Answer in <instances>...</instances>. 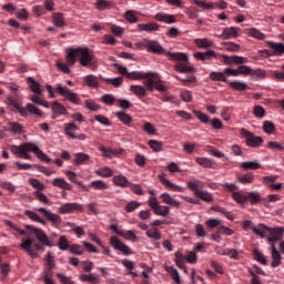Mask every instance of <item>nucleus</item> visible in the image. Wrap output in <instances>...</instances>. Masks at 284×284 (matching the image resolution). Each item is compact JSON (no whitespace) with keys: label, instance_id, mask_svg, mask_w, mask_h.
I'll use <instances>...</instances> for the list:
<instances>
[{"label":"nucleus","instance_id":"1","mask_svg":"<svg viewBox=\"0 0 284 284\" xmlns=\"http://www.w3.org/2000/svg\"><path fill=\"white\" fill-rule=\"evenodd\" d=\"M9 150L13 156H18V159L30 161L32 156L28 152H33L40 161H44V163H52V159L48 158V155L32 142H26L20 145L12 144L9 146Z\"/></svg>","mask_w":284,"mask_h":284},{"label":"nucleus","instance_id":"2","mask_svg":"<svg viewBox=\"0 0 284 284\" xmlns=\"http://www.w3.org/2000/svg\"><path fill=\"white\" fill-rule=\"evenodd\" d=\"M77 58L79 59L80 65H83V68H94V65H97V58L90 53V49L88 48L68 50L65 57L68 65H74V63H77Z\"/></svg>","mask_w":284,"mask_h":284},{"label":"nucleus","instance_id":"3","mask_svg":"<svg viewBox=\"0 0 284 284\" xmlns=\"http://www.w3.org/2000/svg\"><path fill=\"white\" fill-rule=\"evenodd\" d=\"M252 232L260 236L261 239H265V234H270L267 237L268 243H276V241H281L283 239V227H270L265 224H258L257 226H251Z\"/></svg>","mask_w":284,"mask_h":284},{"label":"nucleus","instance_id":"4","mask_svg":"<svg viewBox=\"0 0 284 284\" xmlns=\"http://www.w3.org/2000/svg\"><path fill=\"white\" fill-rule=\"evenodd\" d=\"M144 48H146L148 52H152L153 54H164L165 57H169L170 59L174 60H185V53L183 52H176L172 53L170 51H165V49L159 43V41L154 40H144Z\"/></svg>","mask_w":284,"mask_h":284},{"label":"nucleus","instance_id":"5","mask_svg":"<svg viewBox=\"0 0 284 284\" xmlns=\"http://www.w3.org/2000/svg\"><path fill=\"white\" fill-rule=\"evenodd\" d=\"M21 250H24L31 258H39V253L37 252H44L45 246L41 244V242H34V239L28 237L22 240L20 244Z\"/></svg>","mask_w":284,"mask_h":284},{"label":"nucleus","instance_id":"6","mask_svg":"<svg viewBox=\"0 0 284 284\" xmlns=\"http://www.w3.org/2000/svg\"><path fill=\"white\" fill-rule=\"evenodd\" d=\"M240 134L242 139H245L248 148H261L263 145V138L255 135L247 129H241Z\"/></svg>","mask_w":284,"mask_h":284},{"label":"nucleus","instance_id":"7","mask_svg":"<svg viewBox=\"0 0 284 284\" xmlns=\"http://www.w3.org/2000/svg\"><path fill=\"white\" fill-rule=\"evenodd\" d=\"M144 85L150 92H154V90L165 92V90H168L165 85L161 83V78H159L156 73H151V77L144 82Z\"/></svg>","mask_w":284,"mask_h":284},{"label":"nucleus","instance_id":"8","mask_svg":"<svg viewBox=\"0 0 284 284\" xmlns=\"http://www.w3.org/2000/svg\"><path fill=\"white\" fill-rule=\"evenodd\" d=\"M55 90L60 93V97H65L68 101L79 105L81 103V99H79V94L69 90L68 87H63L61 84H57Z\"/></svg>","mask_w":284,"mask_h":284},{"label":"nucleus","instance_id":"9","mask_svg":"<svg viewBox=\"0 0 284 284\" xmlns=\"http://www.w3.org/2000/svg\"><path fill=\"white\" fill-rule=\"evenodd\" d=\"M26 230H28V232H33L40 244L44 245L45 247H52V243H50V239H48V235L43 230L37 229L32 225H26Z\"/></svg>","mask_w":284,"mask_h":284},{"label":"nucleus","instance_id":"10","mask_svg":"<svg viewBox=\"0 0 284 284\" xmlns=\"http://www.w3.org/2000/svg\"><path fill=\"white\" fill-rule=\"evenodd\" d=\"M192 3H195V6H199V8H203V10H213L214 6L216 8H220V10H225L227 8V2L225 0H221L220 2L209 3L205 0H192Z\"/></svg>","mask_w":284,"mask_h":284},{"label":"nucleus","instance_id":"11","mask_svg":"<svg viewBox=\"0 0 284 284\" xmlns=\"http://www.w3.org/2000/svg\"><path fill=\"white\" fill-rule=\"evenodd\" d=\"M110 243L113 246V248H115L118 252H121L124 256H130V254H132V248H130V246L123 244V242H121V240H119V237L112 236L110 239Z\"/></svg>","mask_w":284,"mask_h":284},{"label":"nucleus","instance_id":"12","mask_svg":"<svg viewBox=\"0 0 284 284\" xmlns=\"http://www.w3.org/2000/svg\"><path fill=\"white\" fill-rule=\"evenodd\" d=\"M58 212L60 214H72L73 212H83V204L80 203H64L62 204Z\"/></svg>","mask_w":284,"mask_h":284},{"label":"nucleus","instance_id":"13","mask_svg":"<svg viewBox=\"0 0 284 284\" xmlns=\"http://www.w3.org/2000/svg\"><path fill=\"white\" fill-rule=\"evenodd\" d=\"M185 57L186 58L184 60L171 59V61H179L174 65V70H176V72H181L182 74H191L192 72H194V68L187 64V54H185Z\"/></svg>","mask_w":284,"mask_h":284},{"label":"nucleus","instance_id":"14","mask_svg":"<svg viewBox=\"0 0 284 284\" xmlns=\"http://www.w3.org/2000/svg\"><path fill=\"white\" fill-rule=\"evenodd\" d=\"M159 181L162 183V185H164V187H166V190H170L171 192H183L184 191L183 186H179V185L172 183L170 180H168L165 178V173H162L161 175H159Z\"/></svg>","mask_w":284,"mask_h":284},{"label":"nucleus","instance_id":"15","mask_svg":"<svg viewBox=\"0 0 284 284\" xmlns=\"http://www.w3.org/2000/svg\"><path fill=\"white\" fill-rule=\"evenodd\" d=\"M239 37V29L236 27H229L222 30V34L217 36V39H236Z\"/></svg>","mask_w":284,"mask_h":284},{"label":"nucleus","instance_id":"16","mask_svg":"<svg viewBox=\"0 0 284 284\" xmlns=\"http://www.w3.org/2000/svg\"><path fill=\"white\" fill-rule=\"evenodd\" d=\"M38 212H40V214H43V216H45L48 221L53 223V225H59V223H61V215L54 214L43 207H39Z\"/></svg>","mask_w":284,"mask_h":284},{"label":"nucleus","instance_id":"17","mask_svg":"<svg viewBox=\"0 0 284 284\" xmlns=\"http://www.w3.org/2000/svg\"><path fill=\"white\" fill-rule=\"evenodd\" d=\"M271 267H278L281 263L283 262V256H281V253L276 250V246L274 244H271Z\"/></svg>","mask_w":284,"mask_h":284},{"label":"nucleus","instance_id":"18","mask_svg":"<svg viewBox=\"0 0 284 284\" xmlns=\"http://www.w3.org/2000/svg\"><path fill=\"white\" fill-rule=\"evenodd\" d=\"M154 19L162 23H168V24L176 23V16L169 14V13L158 12L154 16Z\"/></svg>","mask_w":284,"mask_h":284},{"label":"nucleus","instance_id":"19","mask_svg":"<svg viewBox=\"0 0 284 284\" xmlns=\"http://www.w3.org/2000/svg\"><path fill=\"white\" fill-rule=\"evenodd\" d=\"M160 199L162 200V203H165V205H171L176 209L181 207V202L174 200L170 193H162Z\"/></svg>","mask_w":284,"mask_h":284},{"label":"nucleus","instance_id":"20","mask_svg":"<svg viewBox=\"0 0 284 284\" xmlns=\"http://www.w3.org/2000/svg\"><path fill=\"white\" fill-rule=\"evenodd\" d=\"M194 57L197 59V61H210L211 59H216V52L214 50L206 52H195Z\"/></svg>","mask_w":284,"mask_h":284},{"label":"nucleus","instance_id":"21","mask_svg":"<svg viewBox=\"0 0 284 284\" xmlns=\"http://www.w3.org/2000/svg\"><path fill=\"white\" fill-rule=\"evenodd\" d=\"M187 187L189 190H191V192H193L194 196H196L199 194V192H201V190H203L204 184L203 181L201 180H193L187 182Z\"/></svg>","mask_w":284,"mask_h":284},{"label":"nucleus","instance_id":"22","mask_svg":"<svg viewBox=\"0 0 284 284\" xmlns=\"http://www.w3.org/2000/svg\"><path fill=\"white\" fill-rule=\"evenodd\" d=\"M266 45H267V48H271V50H273V54L275 57H281V54H284V44L283 43L266 41Z\"/></svg>","mask_w":284,"mask_h":284},{"label":"nucleus","instance_id":"23","mask_svg":"<svg viewBox=\"0 0 284 284\" xmlns=\"http://www.w3.org/2000/svg\"><path fill=\"white\" fill-rule=\"evenodd\" d=\"M27 82L29 84V88L33 94H43V89L41 88V84L34 80V78H28Z\"/></svg>","mask_w":284,"mask_h":284},{"label":"nucleus","instance_id":"24","mask_svg":"<svg viewBox=\"0 0 284 284\" xmlns=\"http://www.w3.org/2000/svg\"><path fill=\"white\" fill-rule=\"evenodd\" d=\"M278 179V176L276 175H268V176H264L263 181L266 185H270V187L272 190H281L283 187L282 183H277V184H272L275 183V181Z\"/></svg>","mask_w":284,"mask_h":284},{"label":"nucleus","instance_id":"25","mask_svg":"<svg viewBox=\"0 0 284 284\" xmlns=\"http://www.w3.org/2000/svg\"><path fill=\"white\" fill-rule=\"evenodd\" d=\"M152 77V73H143L141 71H133L128 73V79H131L133 81H141V79H150Z\"/></svg>","mask_w":284,"mask_h":284},{"label":"nucleus","instance_id":"26","mask_svg":"<svg viewBox=\"0 0 284 284\" xmlns=\"http://www.w3.org/2000/svg\"><path fill=\"white\" fill-rule=\"evenodd\" d=\"M74 159L72 160L73 165H83V163H88L90 161V155L85 153H75Z\"/></svg>","mask_w":284,"mask_h":284},{"label":"nucleus","instance_id":"27","mask_svg":"<svg viewBox=\"0 0 284 284\" xmlns=\"http://www.w3.org/2000/svg\"><path fill=\"white\" fill-rule=\"evenodd\" d=\"M113 183L119 187H130L132 183L124 175H115L113 176Z\"/></svg>","mask_w":284,"mask_h":284},{"label":"nucleus","instance_id":"28","mask_svg":"<svg viewBox=\"0 0 284 284\" xmlns=\"http://www.w3.org/2000/svg\"><path fill=\"white\" fill-rule=\"evenodd\" d=\"M159 28L160 26L154 22L138 24V30H141L143 32H156Z\"/></svg>","mask_w":284,"mask_h":284},{"label":"nucleus","instance_id":"29","mask_svg":"<svg viewBox=\"0 0 284 284\" xmlns=\"http://www.w3.org/2000/svg\"><path fill=\"white\" fill-rule=\"evenodd\" d=\"M237 181L242 185H250L254 183V173L248 172V173L242 174L237 178Z\"/></svg>","mask_w":284,"mask_h":284},{"label":"nucleus","instance_id":"30","mask_svg":"<svg viewBox=\"0 0 284 284\" xmlns=\"http://www.w3.org/2000/svg\"><path fill=\"white\" fill-rule=\"evenodd\" d=\"M54 187H60V190H72V185L68 183L64 179L57 178L52 181Z\"/></svg>","mask_w":284,"mask_h":284},{"label":"nucleus","instance_id":"31","mask_svg":"<svg viewBox=\"0 0 284 284\" xmlns=\"http://www.w3.org/2000/svg\"><path fill=\"white\" fill-rule=\"evenodd\" d=\"M80 281L82 283H90V284H99L101 283V278L99 276H95L94 274H82L80 275Z\"/></svg>","mask_w":284,"mask_h":284},{"label":"nucleus","instance_id":"32","mask_svg":"<svg viewBox=\"0 0 284 284\" xmlns=\"http://www.w3.org/2000/svg\"><path fill=\"white\" fill-rule=\"evenodd\" d=\"M165 271L168 274H170L172 281L176 284H181V274H179V271L174 268V266H166Z\"/></svg>","mask_w":284,"mask_h":284},{"label":"nucleus","instance_id":"33","mask_svg":"<svg viewBox=\"0 0 284 284\" xmlns=\"http://www.w3.org/2000/svg\"><path fill=\"white\" fill-rule=\"evenodd\" d=\"M115 116L121 121V123H123V125H131L133 121L132 116L123 111L115 113Z\"/></svg>","mask_w":284,"mask_h":284},{"label":"nucleus","instance_id":"34","mask_svg":"<svg viewBox=\"0 0 284 284\" xmlns=\"http://www.w3.org/2000/svg\"><path fill=\"white\" fill-rule=\"evenodd\" d=\"M194 43L197 48H201L203 50H205L207 48H212L214 45V42L212 40L206 39V38L195 39Z\"/></svg>","mask_w":284,"mask_h":284},{"label":"nucleus","instance_id":"35","mask_svg":"<svg viewBox=\"0 0 284 284\" xmlns=\"http://www.w3.org/2000/svg\"><path fill=\"white\" fill-rule=\"evenodd\" d=\"M233 201H236L239 205H244L247 203V193L243 194V192L236 191L232 193Z\"/></svg>","mask_w":284,"mask_h":284},{"label":"nucleus","instance_id":"36","mask_svg":"<svg viewBox=\"0 0 284 284\" xmlns=\"http://www.w3.org/2000/svg\"><path fill=\"white\" fill-rule=\"evenodd\" d=\"M230 88H232V90H236V92H245V90H247V83L245 82H241V81H232V82H227Z\"/></svg>","mask_w":284,"mask_h":284},{"label":"nucleus","instance_id":"37","mask_svg":"<svg viewBox=\"0 0 284 284\" xmlns=\"http://www.w3.org/2000/svg\"><path fill=\"white\" fill-rule=\"evenodd\" d=\"M196 199H201V201H204V203H213L214 202V195L207 191H200L197 192V195H195Z\"/></svg>","mask_w":284,"mask_h":284},{"label":"nucleus","instance_id":"38","mask_svg":"<svg viewBox=\"0 0 284 284\" xmlns=\"http://www.w3.org/2000/svg\"><path fill=\"white\" fill-rule=\"evenodd\" d=\"M84 83H87V85L89 88H99V78L97 75H92V74H89L84 78Z\"/></svg>","mask_w":284,"mask_h":284},{"label":"nucleus","instance_id":"39","mask_svg":"<svg viewBox=\"0 0 284 284\" xmlns=\"http://www.w3.org/2000/svg\"><path fill=\"white\" fill-rule=\"evenodd\" d=\"M209 77H210L211 81H222L223 83H227V78L225 77V71L224 72L212 71Z\"/></svg>","mask_w":284,"mask_h":284},{"label":"nucleus","instance_id":"40","mask_svg":"<svg viewBox=\"0 0 284 284\" xmlns=\"http://www.w3.org/2000/svg\"><path fill=\"white\" fill-rule=\"evenodd\" d=\"M95 174L98 176H102L103 179H110V176H112L114 174V172L112 171V169L104 166V168H100L95 171Z\"/></svg>","mask_w":284,"mask_h":284},{"label":"nucleus","instance_id":"41","mask_svg":"<svg viewBox=\"0 0 284 284\" xmlns=\"http://www.w3.org/2000/svg\"><path fill=\"white\" fill-rule=\"evenodd\" d=\"M131 92H133V94H135V97H145L148 94V91H145V87L143 85H131L130 87Z\"/></svg>","mask_w":284,"mask_h":284},{"label":"nucleus","instance_id":"42","mask_svg":"<svg viewBox=\"0 0 284 284\" xmlns=\"http://www.w3.org/2000/svg\"><path fill=\"white\" fill-rule=\"evenodd\" d=\"M174 261H175V265L180 268L183 270V266L185 265V255H183V253H181V251L175 252L174 254Z\"/></svg>","mask_w":284,"mask_h":284},{"label":"nucleus","instance_id":"43","mask_svg":"<svg viewBox=\"0 0 284 284\" xmlns=\"http://www.w3.org/2000/svg\"><path fill=\"white\" fill-rule=\"evenodd\" d=\"M102 81L104 83H111V85H113L114 88H121V85H123V78L119 77V78H102Z\"/></svg>","mask_w":284,"mask_h":284},{"label":"nucleus","instance_id":"44","mask_svg":"<svg viewBox=\"0 0 284 284\" xmlns=\"http://www.w3.org/2000/svg\"><path fill=\"white\" fill-rule=\"evenodd\" d=\"M74 130H79V126L74 123L64 124V132L70 136V139H77V135L73 134Z\"/></svg>","mask_w":284,"mask_h":284},{"label":"nucleus","instance_id":"45","mask_svg":"<svg viewBox=\"0 0 284 284\" xmlns=\"http://www.w3.org/2000/svg\"><path fill=\"white\" fill-rule=\"evenodd\" d=\"M89 187H92L93 190H108L109 185L104 181L97 180V181H92L89 184Z\"/></svg>","mask_w":284,"mask_h":284},{"label":"nucleus","instance_id":"46","mask_svg":"<svg viewBox=\"0 0 284 284\" xmlns=\"http://www.w3.org/2000/svg\"><path fill=\"white\" fill-rule=\"evenodd\" d=\"M241 168L243 170H261V163L253 161V162H242Z\"/></svg>","mask_w":284,"mask_h":284},{"label":"nucleus","instance_id":"47","mask_svg":"<svg viewBox=\"0 0 284 284\" xmlns=\"http://www.w3.org/2000/svg\"><path fill=\"white\" fill-rule=\"evenodd\" d=\"M263 131L266 134H274V132H276V125H274V122H272V121H264L263 122Z\"/></svg>","mask_w":284,"mask_h":284},{"label":"nucleus","instance_id":"48","mask_svg":"<svg viewBox=\"0 0 284 284\" xmlns=\"http://www.w3.org/2000/svg\"><path fill=\"white\" fill-rule=\"evenodd\" d=\"M250 37H253V39H258V41H264L265 33L258 31L256 28L248 29Z\"/></svg>","mask_w":284,"mask_h":284},{"label":"nucleus","instance_id":"49","mask_svg":"<svg viewBox=\"0 0 284 284\" xmlns=\"http://www.w3.org/2000/svg\"><path fill=\"white\" fill-rule=\"evenodd\" d=\"M247 201H250L251 205H256L261 201V194L256 192H247L246 193Z\"/></svg>","mask_w":284,"mask_h":284},{"label":"nucleus","instance_id":"50","mask_svg":"<svg viewBox=\"0 0 284 284\" xmlns=\"http://www.w3.org/2000/svg\"><path fill=\"white\" fill-rule=\"evenodd\" d=\"M153 212L156 216H168V214H170V206L158 205Z\"/></svg>","mask_w":284,"mask_h":284},{"label":"nucleus","instance_id":"51","mask_svg":"<svg viewBox=\"0 0 284 284\" xmlns=\"http://www.w3.org/2000/svg\"><path fill=\"white\" fill-rule=\"evenodd\" d=\"M195 163L202 168H213L214 163L207 158H196Z\"/></svg>","mask_w":284,"mask_h":284},{"label":"nucleus","instance_id":"52","mask_svg":"<svg viewBox=\"0 0 284 284\" xmlns=\"http://www.w3.org/2000/svg\"><path fill=\"white\" fill-rule=\"evenodd\" d=\"M101 101L105 105H114V103H116V98L110 93H105L101 97Z\"/></svg>","mask_w":284,"mask_h":284},{"label":"nucleus","instance_id":"53","mask_svg":"<svg viewBox=\"0 0 284 284\" xmlns=\"http://www.w3.org/2000/svg\"><path fill=\"white\" fill-rule=\"evenodd\" d=\"M44 267L54 268L57 267V263L54 262V256H52V253L48 252L44 256Z\"/></svg>","mask_w":284,"mask_h":284},{"label":"nucleus","instance_id":"54","mask_svg":"<svg viewBox=\"0 0 284 284\" xmlns=\"http://www.w3.org/2000/svg\"><path fill=\"white\" fill-rule=\"evenodd\" d=\"M26 216H28V219H31V221H36V223H42V225L45 224V221H43V219H41L37 213H34L33 211H26L24 212Z\"/></svg>","mask_w":284,"mask_h":284},{"label":"nucleus","instance_id":"55","mask_svg":"<svg viewBox=\"0 0 284 284\" xmlns=\"http://www.w3.org/2000/svg\"><path fill=\"white\" fill-rule=\"evenodd\" d=\"M223 48L227 50V52H239L241 50V45L234 42H224Z\"/></svg>","mask_w":284,"mask_h":284},{"label":"nucleus","instance_id":"56","mask_svg":"<svg viewBox=\"0 0 284 284\" xmlns=\"http://www.w3.org/2000/svg\"><path fill=\"white\" fill-rule=\"evenodd\" d=\"M120 236H123L126 241H132V243L136 242V233H134V231L122 230Z\"/></svg>","mask_w":284,"mask_h":284},{"label":"nucleus","instance_id":"57","mask_svg":"<svg viewBox=\"0 0 284 284\" xmlns=\"http://www.w3.org/2000/svg\"><path fill=\"white\" fill-rule=\"evenodd\" d=\"M253 256L257 263H261V265H267V258H265V255L258 252V250L253 251Z\"/></svg>","mask_w":284,"mask_h":284},{"label":"nucleus","instance_id":"58","mask_svg":"<svg viewBox=\"0 0 284 284\" xmlns=\"http://www.w3.org/2000/svg\"><path fill=\"white\" fill-rule=\"evenodd\" d=\"M53 23L57 28H63L65 26V20L63 19V14L54 13L53 14Z\"/></svg>","mask_w":284,"mask_h":284},{"label":"nucleus","instance_id":"59","mask_svg":"<svg viewBox=\"0 0 284 284\" xmlns=\"http://www.w3.org/2000/svg\"><path fill=\"white\" fill-rule=\"evenodd\" d=\"M112 6V3H110V1L108 0H97L95 1V7H97V10H108V8H110Z\"/></svg>","mask_w":284,"mask_h":284},{"label":"nucleus","instance_id":"60","mask_svg":"<svg viewBox=\"0 0 284 284\" xmlns=\"http://www.w3.org/2000/svg\"><path fill=\"white\" fill-rule=\"evenodd\" d=\"M58 247L62 251L70 250V244L68 243V237H65V235L60 236Z\"/></svg>","mask_w":284,"mask_h":284},{"label":"nucleus","instance_id":"61","mask_svg":"<svg viewBox=\"0 0 284 284\" xmlns=\"http://www.w3.org/2000/svg\"><path fill=\"white\" fill-rule=\"evenodd\" d=\"M139 207H141V203H140V202L131 201V202H129V203L125 205L124 210H125V212H128V213H132V212H134V210H139Z\"/></svg>","mask_w":284,"mask_h":284},{"label":"nucleus","instance_id":"62","mask_svg":"<svg viewBox=\"0 0 284 284\" xmlns=\"http://www.w3.org/2000/svg\"><path fill=\"white\" fill-rule=\"evenodd\" d=\"M52 112H57L58 114L61 115V114H65L68 112V110L61 103L53 102V104H52Z\"/></svg>","mask_w":284,"mask_h":284},{"label":"nucleus","instance_id":"63","mask_svg":"<svg viewBox=\"0 0 284 284\" xmlns=\"http://www.w3.org/2000/svg\"><path fill=\"white\" fill-rule=\"evenodd\" d=\"M149 146L154 152H161V150H163V143H161V142L156 141V140H150L149 141Z\"/></svg>","mask_w":284,"mask_h":284},{"label":"nucleus","instance_id":"64","mask_svg":"<svg viewBox=\"0 0 284 284\" xmlns=\"http://www.w3.org/2000/svg\"><path fill=\"white\" fill-rule=\"evenodd\" d=\"M142 129H143L144 132H146V134H150V135L156 134V129L150 122L144 123Z\"/></svg>","mask_w":284,"mask_h":284}]
</instances>
